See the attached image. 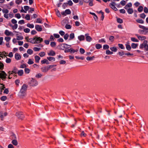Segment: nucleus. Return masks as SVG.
<instances>
[{"label":"nucleus","mask_w":148,"mask_h":148,"mask_svg":"<svg viewBox=\"0 0 148 148\" xmlns=\"http://www.w3.org/2000/svg\"><path fill=\"white\" fill-rule=\"evenodd\" d=\"M7 115V113L6 112H5L3 114H1L0 115V117L1 118V120L2 121L3 120V119L4 117L5 116H6Z\"/></svg>","instance_id":"6ab92c4d"},{"label":"nucleus","mask_w":148,"mask_h":148,"mask_svg":"<svg viewBox=\"0 0 148 148\" xmlns=\"http://www.w3.org/2000/svg\"><path fill=\"white\" fill-rule=\"evenodd\" d=\"M25 18L27 20H30V15L29 14H27L25 16Z\"/></svg>","instance_id":"603ef678"},{"label":"nucleus","mask_w":148,"mask_h":148,"mask_svg":"<svg viewBox=\"0 0 148 148\" xmlns=\"http://www.w3.org/2000/svg\"><path fill=\"white\" fill-rule=\"evenodd\" d=\"M78 38L80 41H83L85 39V37L83 35H81L78 37Z\"/></svg>","instance_id":"a211bd4d"},{"label":"nucleus","mask_w":148,"mask_h":148,"mask_svg":"<svg viewBox=\"0 0 148 148\" xmlns=\"http://www.w3.org/2000/svg\"><path fill=\"white\" fill-rule=\"evenodd\" d=\"M16 115L18 118L22 119L24 118V116L23 115L22 113L20 112H18L16 113Z\"/></svg>","instance_id":"6e6552de"},{"label":"nucleus","mask_w":148,"mask_h":148,"mask_svg":"<svg viewBox=\"0 0 148 148\" xmlns=\"http://www.w3.org/2000/svg\"><path fill=\"white\" fill-rule=\"evenodd\" d=\"M18 27V25L17 24H14V25L12 26V28L13 30L16 29Z\"/></svg>","instance_id":"49530a36"},{"label":"nucleus","mask_w":148,"mask_h":148,"mask_svg":"<svg viewBox=\"0 0 148 148\" xmlns=\"http://www.w3.org/2000/svg\"><path fill=\"white\" fill-rule=\"evenodd\" d=\"M88 34H86L85 35L86 40L88 42H90L92 40V38Z\"/></svg>","instance_id":"f8f14e48"},{"label":"nucleus","mask_w":148,"mask_h":148,"mask_svg":"<svg viewBox=\"0 0 148 148\" xmlns=\"http://www.w3.org/2000/svg\"><path fill=\"white\" fill-rule=\"evenodd\" d=\"M41 70L42 72L44 73L47 72L49 70L47 66H43L41 68Z\"/></svg>","instance_id":"4468645a"},{"label":"nucleus","mask_w":148,"mask_h":148,"mask_svg":"<svg viewBox=\"0 0 148 148\" xmlns=\"http://www.w3.org/2000/svg\"><path fill=\"white\" fill-rule=\"evenodd\" d=\"M69 52L72 53H75V50L73 49L72 48H70L69 49Z\"/></svg>","instance_id":"69168bd1"},{"label":"nucleus","mask_w":148,"mask_h":148,"mask_svg":"<svg viewBox=\"0 0 148 148\" xmlns=\"http://www.w3.org/2000/svg\"><path fill=\"white\" fill-rule=\"evenodd\" d=\"M147 40H144L143 43L140 44L139 46L140 49H143L144 48L146 51L148 50V45L147 44Z\"/></svg>","instance_id":"f03ea898"},{"label":"nucleus","mask_w":148,"mask_h":148,"mask_svg":"<svg viewBox=\"0 0 148 148\" xmlns=\"http://www.w3.org/2000/svg\"><path fill=\"white\" fill-rule=\"evenodd\" d=\"M110 49L112 51L114 52H116L117 51V48L115 47H111Z\"/></svg>","instance_id":"7c9ffc66"},{"label":"nucleus","mask_w":148,"mask_h":148,"mask_svg":"<svg viewBox=\"0 0 148 148\" xmlns=\"http://www.w3.org/2000/svg\"><path fill=\"white\" fill-rule=\"evenodd\" d=\"M15 58L16 60H19L21 59V56L19 54L16 53L15 55Z\"/></svg>","instance_id":"f3484780"},{"label":"nucleus","mask_w":148,"mask_h":148,"mask_svg":"<svg viewBox=\"0 0 148 148\" xmlns=\"http://www.w3.org/2000/svg\"><path fill=\"white\" fill-rule=\"evenodd\" d=\"M136 21L138 23L143 24L144 23V21L140 19H138L136 20Z\"/></svg>","instance_id":"cd10ccee"},{"label":"nucleus","mask_w":148,"mask_h":148,"mask_svg":"<svg viewBox=\"0 0 148 148\" xmlns=\"http://www.w3.org/2000/svg\"><path fill=\"white\" fill-rule=\"evenodd\" d=\"M18 71V70L17 68L16 67H14L12 71V73H15V74H16L17 73Z\"/></svg>","instance_id":"393cba45"},{"label":"nucleus","mask_w":148,"mask_h":148,"mask_svg":"<svg viewBox=\"0 0 148 148\" xmlns=\"http://www.w3.org/2000/svg\"><path fill=\"white\" fill-rule=\"evenodd\" d=\"M11 39V38L9 37H6L5 38V40L7 42H8Z\"/></svg>","instance_id":"de8ad7c7"},{"label":"nucleus","mask_w":148,"mask_h":148,"mask_svg":"<svg viewBox=\"0 0 148 148\" xmlns=\"http://www.w3.org/2000/svg\"><path fill=\"white\" fill-rule=\"evenodd\" d=\"M30 29L28 28L25 29H24V32H25L26 33H28L29 32H30Z\"/></svg>","instance_id":"680f3d73"},{"label":"nucleus","mask_w":148,"mask_h":148,"mask_svg":"<svg viewBox=\"0 0 148 148\" xmlns=\"http://www.w3.org/2000/svg\"><path fill=\"white\" fill-rule=\"evenodd\" d=\"M135 36L138 38V39L140 40H145L146 38L143 36H140L138 34H136Z\"/></svg>","instance_id":"0eeeda50"},{"label":"nucleus","mask_w":148,"mask_h":148,"mask_svg":"<svg viewBox=\"0 0 148 148\" xmlns=\"http://www.w3.org/2000/svg\"><path fill=\"white\" fill-rule=\"evenodd\" d=\"M34 60L31 59H29L28 60V61L27 62V63L29 64H32L34 63Z\"/></svg>","instance_id":"a878e982"},{"label":"nucleus","mask_w":148,"mask_h":148,"mask_svg":"<svg viewBox=\"0 0 148 148\" xmlns=\"http://www.w3.org/2000/svg\"><path fill=\"white\" fill-rule=\"evenodd\" d=\"M66 13L67 14H71V12L69 9H66L65 10Z\"/></svg>","instance_id":"8fccbe9b"},{"label":"nucleus","mask_w":148,"mask_h":148,"mask_svg":"<svg viewBox=\"0 0 148 148\" xmlns=\"http://www.w3.org/2000/svg\"><path fill=\"white\" fill-rule=\"evenodd\" d=\"M50 45L51 47H54L56 46V42H53L50 43Z\"/></svg>","instance_id":"09e8293b"},{"label":"nucleus","mask_w":148,"mask_h":148,"mask_svg":"<svg viewBox=\"0 0 148 148\" xmlns=\"http://www.w3.org/2000/svg\"><path fill=\"white\" fill-rule=\"evenodd\" d=\"M0 99L1 101H5L7 99V97L4 96H2L1 97Z\"/></svg>","instance_id":"473e14b6"},{"label":"nucleus","mask_w":148,"mask_h":148,"mask_svg":"<svg viewBox=\"0 0 148 148\" xmlns=\"http://www.w3.org/2000/svg\"><path fill=\"white\" fill-rule=\"evenodd\" d=\"M36 29L38 32H41L42 30V28L41 26L36 25L35 26Z\"/></svg>","instance_id":"9b49d317"},{"label":"nucleus","mask_w":148,"mask_h":148,"mask_svg":"<svg viewBox=\"0 0 148 148\" xmlns=\"http://www.w3.org/2000/svg\"><path fill=\"white\" fill-rule=\"evenodd\" d=\"M75 35L74 33H71L69 35V40H71L73 39L74 38Z\"/></svg>","instance_id":"2f4dec72"},{"label":"nucleus","mask_w":148,"mask_h":148,"mask_svg":"<svg viewBox=\"0 0 148 148\" xmlns=\"http://www.w3.org/2000/svg\"><path fill=\"white\" fill-rule=\"evenodd\" d=\"M106 53L107 55H110L112 54L113 52L110 51L109 50H107L106 51Z\"/></svg>","instance_id":"c03bdc74"},{"label":"nucleus","mask_w":148,"mask_h":148,"mask_svg":"<svg viewBox=\"0 0 148 148\" xmlns=\"http://www.w3.org/2000/svg\"><path fill=\"white\" fill-rule=\"evenodd\" d=\"M29 84L31 86H35L38 85V82L35 79L32 78L29 82Z\"/></svg>","instance_id":"7ed1b4c3"},{"label":"nucleus","mask_w":148,"mask_h":148,"mask_svg":"<svg viewBox=\"0 0 148 148\" xmlns=\"http://www.w3.org/2000/svg\"><path fill=\"white\" fill-rule=\"evenodd\" d=\"M38 54L41 57H43L45 55V53L44 52H42Z\"/></svg>","instance_id":"79ce46f5"},{"label":"nucleus","mask_w":148,"mask_h":148,"mask_svg":"<svg viewBox=\"0 0 148 148\" xmlns=\"http://www.w3.org/2000/svg\"><path fill=\"white\" fill-rule=\"evenodd\" d=\"M2 12L4 14V17L6 18H8L9 17L8 14L9 12V10L7 9H3L2 10Z\"/></svg>","instance_id":"39448f33"},{"label":"nucleus","mask_w":148,"mask_h":148,"mask_svg":"<svg viewBox=\"0 0 148 148\" xmlns=\"http://www.w3.org/2000/svg\"><path fill=\"white\" fill-rule=\"evenodd\" d=\"M118 45L119 47L121 49H123L125 48L123 46V45L122 44H118Z\"/></svg>","instance_id":"864d4df0"},{"label":"nucleus","mask_w":148,"mask_h":148,"mask_svg":"<svg viewBox=\"0 0 148 148\" xmlns=\"http://www.w3.org/2000/svg\"><path fill=\"white\" fill-rule=\"evenodd\" d=\"M11 138L13 140H16L17 139L16 135L14 134H12V135Z\"/></svg>","instance_id":"58836bf2"},{"label":"nucleus","mask_w":148,"mask_h":148,"mask_svg":"<svg viewBox=\"0 0 148 148\" xmlns=\"http://www.w3.org/2000/svg\"><path fill=\"white\" fill-rule=\"evenodd\" d=\"M43 41V39L40 37H34L35 44L40 43Z\"/></svg>","instance_id":"20e7f679"},{"label":"nucleus","mask_w":148,"mask_h":148,"mask_svg":"<svg viewBox=\"0 0 148 148\" xmlns=\"http://www.w3.org/2000/svg\"><path fill=\"white\" fill-rule=\"evenodd\" d=\"M12 143L15 146L17 145L18 144V143L17 140H16V139L13 140L12 141Z\"/></svg>","instance_id":"4be33fe9"},{"label":"nucleus","mask_w":148,"mask_h":148,"mask_svg":"<svg viewBox=\"0 0 148 148\" xmlns=\"http://www.w3.org/2000/svg\"><path fill=\"white\" fill-rule=\"evenodd\" d=\"M27 52L28 54L30 55H31L33 53V51L32 49H29L27 50Z\"/></svg>","instance_id":"a19ab883"},{"label":"nucleus","mask_w":148,"mask_h":148,"mask_svg":"<svg viewBox=\"0 0 148 148\" xmlns=\"http://www.w3.org/2000/svg\"><path fill=\"white\" fill-rule=\"evenodd\" d=\"M117 22L120 23H121L123 22V20L120 18H119L117 19Z\"/></svg>","instance_id":"0e129e2a"},{"label":"nucleus","mask_w":148,"mask_h":148,"mask_svg":"<svg viewBox=\"0 0 148 148\" xmlns=\"http://www.w3.org/2000/svg\"><path fill=\"white\" fill-rule=\"evenodd\" d=\"M138 44H135L134 43H132L131 44V47L133 49L136 48L138 46Z\"/></svg>","instance_id":"5701e85b"},{"label":"nucleus","mask_w":148,"mask_h":148,"mask_svg":"<svg viewBox=\"0 0 148 148\" xmlns=\"http://www.w3.org/2000/svg\"><path fill=\"white\" fill-rule=\"evenodd\" d=\"M138 26L140 28L143 29V30H145V33L144 34H146L147 33H148V27H145L144 26L140 25H138Z\"/></svg>","instance_id":"1a4fd4ad"},{"label":"nucleus","mask_w":148,"mask_h":148,"mask_svg":"<svg viewBox=\"0 0 148 148\" xmlns=\"http://www.w3.org/2000/svg\"><path fill=\"white\" fill-rule=\"evenodd\" d=\"M126 48L127 50L130 51L131 50V47L128 44H126Z\"/></svg>","instance_id":"ea45409f"},{"label":"nucleus","mask_w":148,"mask_h":148,"mask_svg":"<svg viewBox=\"0 0 148 148\" xmlns=\"http://www.w3.org/2000/svg\"><path fill=\"white\" fill-rule=\"evenodd\" d=\"M27 26L30 28H33L34 27V26L33 24H30V23H27Z\"/></svg>","instance_id":"e433bc0d"},{"label":"nucleus","mask_w":148,"mask_h":148,"mask_svg":"<svg viewBox=\"0 0 148 148\" xmlns=\"http://www.w3.org/2000/svg\"><path fill=\"white\" fill-rule=\"evenodd\" d=\"M42 76V75L40 73L37 74L36 75V77L37 78H40Z\"/></svg>","instance_id":"052dcab7"},{"label":"nucleus","mask_w":148,"mask_h":148,"mask_svg":"<svg viewBox=\"0 0 148 148\" xmlns=\"http://www.w3.org/2000/svg\"><path fill=\"white\" fill-rule=\"evenodd\" d=\"M143 9V7L142 6H140L138 8V10L139 12H141Z\"/></svg>","instance_id":"c9c22d12"},{"label":"nucleus","mask_w":148,"mask_h":148,"mask_svg":"<svg viewBox=\"0 0 148 148\" xmlns=\"http://www.w3.org/2000/svg\"><path fill=\"white\" fill-rule=\"evenodd\" d=\"M15 17H16L18 18H20L21 17V16L20 14L18 13L15 15Z\"/></svg>","instance_id":"774afa93"},{"label":"nucleus","mask_w":148,"mask_h":148,"mask_svg":"<svg viewBox=\"0 0 148 148\" xmlns=\"http://www.w3.org/2000/svg\"><path fill=\"white\" fill-rule=\"evenodd\" d=\"M64 35V39L65 40H67L69 36V34H66Z\"/></svg>","instance_id":"6e6d98bb"},{"label":"nucleus","mask_w":148,"mask_h":148,"mask_svg":"<svg viewBox=\"0 0 148 148\" xmlns=\"http://www.w3.org/2000/svg\"><path fill=\"white\" fill-rule=\"evenodd\" d=\"M25 71L26 73H29L30 71V70L28 68H25Z\"/></svg>","instance_id":"bf43d9fd"},{"label":"nucleus","mask_w":148,"mask_h":148,"mask_svg":"<svg viewBox=\"0 0 148 148\" xmlns=\"http://www.w3.org/2000/svg\"><path fill=\"white\" fill-rule=\"evenodd\" d=\"M131 39L132 41L134 42H138V39L134 37L131 38Z\"/></svg>","instance_id":"f704fd0d"},{"label":"nucleus","mask_w":148,"mask_h":148,"mask_svg":"<svg viewBox=\"0 0 148 148\" xmlns=\"http://www.w3.org/2000/svg\"><path fill=\"white\" fill-rule=\"evenodd\" d=\"M127 10L128 13L130 14H132L133 12V10L132 8H129Z\"/></svg>","instance_id":"b1692460"},{"label":"nucleus","mask_w":148,"mask_h":148,"mask_svg":"<svg viewBox=\"0 0 148 148\" xmlns=\"http://www.w3.org/2000/svg\"><path fill=\"white\" fill-rule=\"evenodd\" d=\"M94 58V56H93L92 57H87L86 58V60L88 61L91 60H93V58Z\"/></svg>","instance_id":"a18cd8bd"},{"label":"nucleus","mask_w":148,"mask_h":148,"mask_svg":"<svg viewBox=\"0 0 148 148\" xmlns=\"http://www.w3.org/2000/svg\"><path fill=\"white\" fill-rule=\"evenodd\" d=\"M103 47L104 49H108L109 48V46L107 45H103Z\"/></svg>","instance_id":"4d7b16f0"},{"label":"nucleus","mask_w":148,"mask_h":148,"mask_svg":"<svg viewBox=\"0 0 148 148\" xmlns=\"http://www.w3.org/2000/svg\"><path fill=\"white\" fill-rule=\"evenodd\" d=\"M146 16V15L144 13L141 14L140 15V17L144 19Z\"/></svg>","instance_id":"4c0bfd02"},{"label":"nucleus","mask_w":148,"mask_h":148,"mask_svg":"<svg viewBox=\"0 0 148 148\" xmlns=\"http://www.w3.org/2000/svg\"><path fill=\"white\" fill-rule=\"evenodd\" d=\"M35 51H39L41 49L40 48L37 47H34L33 49Z\"/></svg>","instance_id":"37998d69"},{"label":"nucleus","mask_w":148,"mask_h":148,"mask_svg":"<svg viewBox=\"0 0 148 148\" xmlns=\"http://www.w3.org/2000/svg\"><path fill=\"white\" fill-rule=\"evenodd\" d=\"M23 73V70H21L19 71H18L17 73L18 75L19 76L22 75Z\"/></svg>","instance_id":"c85d7f7f"},{"label":"nucleus","mask_w":148,"mask_h":148,"mask_svg":"<svg viewBox=\"0 0 148 148\" xmlns=\"http://www.w3.org/2000/svg\"><path fill=\"white\" fill-rule=\"evenodd\" d=\"M68 46H69V47H71V45H69L66 44H62L61 45L60 48L61 49L64 50V49L68 48Z\"/></svg>","instance_id":"9d476101"},{"label":"nucleus","mask_w":148,"mask_h":148,"mask_svg":"<svg viewBox=\"0 0 148 148\" xmlns=\"http://www.w3.org/2000/svg\"><path fill=\"white\" fill-rule=\"evenodd\" d=\"M132 4L131 3H129L126 4L124 7V8L127 10L132 6Z\"/></svg>","instance_id":"dca6fc26"},{"label":"nucleus","mask_w":148,"mask_h":148,"mask_svg":"<svg viewBox=\"0 0 148 148\" xmlns=\"http://www.w3.org/2000/svg\"><path fill=\"white\" fill-rule=\"evenodd\" d=\"M4 34L7 36H13V34L11 32H10L8 30H6L4 32Z\"/></svg>","instance_id":"ddd939ff"},{"label":"nucleus","mask_w":148,"mask_h":148,"mask_svg":"<svg viewBox=\"0 0 148 148\" xmlns=\"http://www.w3.org/2000/svg\"><path fill=\"white\" fill-rule=\"evenodd\" d=\"M40 59V58L38 56H36L35 57V60L36 63H39Z\"/></svg>","instance_id":"aec40b11"},{"label":"nucleus","mask_w":148,"mask_h":148,"mask_svg":"<svg viewBox=\"0 0 148 148\" xmlns=\"http://www.w3.org/2000/svg\"><path fill=\"white\" fill-rule=\"evenodd\" d=\"M95 47L97 49H99L102 47V46L100 44H97L96 45Z\"/></svg>","instance_id":"72a5a7b5"},{"label":"nucleus","mask_w":148,"mask_h":148,"mask_svg":"<svg viewBox=\"0 0 148 148\" xmlns=\"http://www.w3.org/2000/svg\"><path fill=\"white\" fill-rule=\"evenodd\" d=\"M28 42H31L33 44H35L34 42V37L33 38H30L29 39Z\"/></svg>","instance_id":"c756f323"},{"label":"nucleus","mask_w":148,"mask_h":148,"mask_svg":"<svg viewBox=\"0 0 148 148\" xmlns=\"http://www.w3.org/2000/svg\"><path fill=\"white\" fill-rule=\"evenodd\" d=\"M47 58V59L50 61L53 62L55 60V58L53 57H48Z\"/></svg>","instance_id":"412c9836"},{"label":"nucleus","mask_w":148,"mask_h":148,"mask_svg":"<svg viewBox=\"0 0 148 148\" xmlns=\"http://www.w3.org/2000/svg\"><path fill=\"white\" fill-rule=\"evenodd\" d=\"M120 3L122 5L124 6L126 2L124 0H122L121 2Z\"/></svg>","instance_id":"338daca9"},{"label":"nucleus","mask_w":148,"mask_h":148,"mask_svg":"<svg viewBox=\"0 0 148 148\" xmlns=\"http://www.w3.org/2000/svg\"><path fill=\"white\" fill-rule=\"evenodd\" d=\"M22 2V0H16L15 2L16 3L19 4L21 3Z\"/></svg>","instance_id":"e2e57ef3"},{"label":"nucleus","mask_w":148,"mask_h":148,"mask_svg":"<svg viewBox=\"0 0 148 148\" xmlns=\"http://www.w3.org/2000/svg\"><path fill=\"white\" fill-rule=\"evenodd\" d=\"M114 37L113 36H111L109 38V40L113 42L114 40Z\"/></svg>","instance_id":"5fc2aeb1"},{"label":"nucleus","mask_w":148,"mask_h":148,"mask_svg":"<svg viewBox=\"0 0 148 148\" xmlns=\"http://www.w3.org/2000/svg\"><path fill=\"white\" fill-rule=\"evenodd\" d=\"M23 39V37L22 36H17L16 40H22Z\"/></svg>","instance_id":"13d9d810"},{"label":"nucleus","mask_w":148,"mask_h":148,"mask_svg":"<svg viewBox=\"0 0 148 148\" xmlns=\"http://www.w3.org/2000/svg\"><path fill=\"white\" fill-rule=\"evenodd\" d=\"M47 54L49 56H53L56 55V53L54 51L51 50L47 53Z\"/></svg>","instance_id":"2eb2a0df"},{"label":"nucleus","mask_w":148,"mask_h":148,"mask_svg":"<svg viewBox=\"0 0 148 148\" xmlns=\"http://www.w3.org/2000/svg\"><path fill=\"white\" fill-rule=\"evenodd\" d=\"M79 51L82 54H83L85 53V50L82 48H81L79 49Z\"/></svg>","instance_id":"3c124183"},{"label":"nucleus","mask_w":148,"mask_h":148,"mask_svg":"<svg viewBox=\"0 0 148 148\" xmlns=\"http://www.w3.org/2000/svg\"><path fill=\"white\" fill-rule=\"evenodd\" d=\"M27 86L24 84L22 86L20 91L19 92V96L21 98H23L26 95V91L27 88Z\"/></svg>","instance_id":"f257e3e1"},{"label":"nucleus","mask_w":148,"mask_h":148,"mask_svg":"<svg viewBox=\"0 0 148 148\" xmlns=\"http://www.w3.org/2000/svg\"><path fill=\"white\" fill-rule=\"evenodd\" d=\"M41 63L42 64L46 63L47 64H49V62L48 60L46 59H44L43 60L41 61Z\"/></svg>","instance_id":"bb28decb"},{"label":"nucleus","mask_w":148,"mask_h":148,"mask_svg":"<svg viewBox=\"0 0 148 148\" xmlns=\"http://www.w3.org/2000/svg\"><path fill=\"white\" fill-rule=\"evenodd\" d=\"M116 5V4L114 2H113L110 4V7L114 10L116 11L117 10V9L115 6Z\"/></svg>","instance_id":"423d86ee"}]
</instances>
